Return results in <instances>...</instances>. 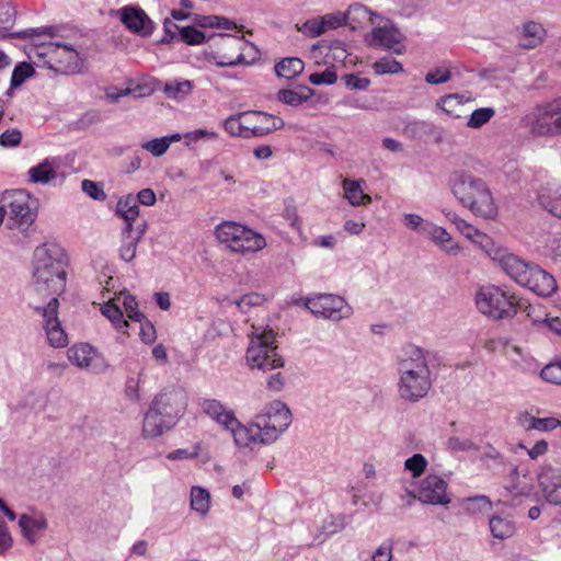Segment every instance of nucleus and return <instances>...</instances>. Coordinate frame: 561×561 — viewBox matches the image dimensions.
Returning a JSON list of instances; mask_svg holds the SVG:
<instances>
[{"label": "nucleus", "instance_id": "nucleus-1", "mask_svg": "<svg viewBox=\"0 0 561 561\" xmlns=\"http://www.w3.org/2000/svg\"><path fill=\"white\" fill-rule=\"evenodd\" d=\"M67 256L57 244H42L34 251L33 278L37 293L60 295L66 288Z\"/></svg>", "mask_w": 561, "mask_h": 561}, {"label": "nucleus", "instance_id": "nucleus-2", "mask_svg": "<svg viewBox=\"0 0 561 561\" xmlns=\"http://www.w3.org/2000/svg\"><path fill=\"white\" fill-rule=\"evenodd\" d=\"M35 35L34 47L30 57L35 59L37 65L43 64L57 73L71 76L81 73L87 67L85 57L75 47L59 42H39L37 38L43 33L30 30Z\"/></svg>", "mask_w": 561, "mask_h": 561}, {"label": "nucleus", "instance_id": "nucleus-3", "mask_svg": "<svg viewBox=\"0 0 561 561\" xmlns=\"http://www.w3.org/2000/svg\"><path fill=\"white\" fill-rule=\"evenodd\" d=\"M399 393L409 401L425 397L432 387L431 371L424 352L409 346L399 363Z\"/></svg>", "mask_w": 561, "mask_h": 561}, {"label": "nucleus", "instance_id": "nucleus-4", "mask_svg": "<svg viewBox=\"0 0 561 561\" xmlns=\"http://www.w3.org/2000/svg\"><path fill=\"white\" fill-rule=\"evenodd\" d=\"M453 193L460 204L473 215L493 219L497 215V206L488 184L480 178L460 172L453 180Z\"/></svg>", "mask_w": 561, "mask_h": 561}, {"label": "nucleus", "instance_id": "nucleus-5", "mask_svg": "<svg viewBox=\"0 0 561 561\" xmlns=\"http://www.w3.org/2000/svg\"><path fill=\"white\" fill-rule=\"evenodd\" d=\"M476 305L481 313L492 320L510 319L517 313L519 298L508 289L485 285L477 291Z\"/></svg>", "mask_w": 561, "mask_h": 561}, {"label": "nucleus", "instance_id": "nucleus-6", "mask_svg": "<svg viewBox=\"0 0 561 561\" xmlns=\"http://www.w3.org/2000/svg\"><path fill=\"white\" fill-rule=\"evenodd\" d=\"M216 238L233 253L248 255L266 248L263 234L236 221H224L215 229Z\"/></svg>", "mask_w": 561, "mask_h": 561}, {"label": "nucleus", "instance_id": "nucleus-7", "mask_svg": "<svg viewBox=\"0 0 561 561\" xmlns=\"http://www.w3.org/2000/svg\"><path fill=\"white\" fill-rule=\"evenodd\" d=\"M251 368L270 371L283 367V357L277 353L275 332L272 329H255L245 354Z\"/></svg>", "mask_w": 561, "mask_h": 561}, {"label": "nucleus", "instance_id": "nucleus-8", "mask_svg": "<svg viewBox=\"0 0 561 561\" xmlns=\"http://www.w3.org/2000/svg\"><path fill=\"white\" fill-rule=\"evenodd\" d=\"M34 201L25 190L7 191L2 194V205L5 210L8 229L27 230L35 221L36 210Z\"/></svg>", "mask_w": 561, "mask_h": 561}, {"label": "nucleus", "instance_id": "nucleus-9", "mask_svg": "<svg viewBox=\"0 0 561 561\" xmlns=\"http://www.w3.org/2000/svg\"><path fill=\"white\" fill-rule=\"evenodd\" d=\"M527 126L535 136H561V96L537 106L527 116Z\"/></svg>", "mask_w": 561, "mask_h": 561}, {"label": "nucleus", "instance_id": "nucleus-10", "mask_svg": "<svg viewBox=\"0 0 561 561\" xmlns=\"http://www.w3.org/2000/svg\"><path fill=\"white\" fill-rule=\"evenodd\" d=\"M265 442H274L291 422V413L283 402L275 400L255 416Z\"/></svg>", "mask_w": 561, "mask_h": 561}, {"label": "nucleus", "instance_id": "nucleus-11", "mask_svg": "<svg viewBox=\"0 0 561 561\" xmlns=\"http://www.w3.org/2000/svg\"><path fill=\"white\" fill-rule=\"evenodd\" d=\"M365 41L371 47H380L398 55L405 50L403 35L383 18L378 20L371 32L366 35Z\"/></svg>", "mask_w": 561, "mask_h": 561}, {"label": "nucleus", "instance_id": "nucleus-12", "mask_svg": "<svg viewBox=\"0 0 561 561\" xmlns=\"http://www.w3.org/2000/svg\"><path fill=\"white\" fill-rule=\"evenodd\" d=\"M488 255L518 285L526 280V275L533 265L508 252L506 248L496 244L489 250Z\"/></svg>", "mask_w": 561, "mask_h": 561}, {"label": "nucleus", "instance_id": "nucleus-13", "mask_svg": "<svg viewBox=\"0 0 561 561\" xmlns=\"http://www.w3.org/2000/svg\"><path fill=\"white\" fill-rule=\"evenodd\" d=\"M187 398L183 390L172 389L159 393L151 405L164 416L167 423L172 426L185 411Z\"/></svg>", "mask_w": 561, "mask_h": 561}, {"label": "nucleus", "instance_id": "nucleus-14", "mask_svg": "<svg viewBox=\"0 0 561 561\" xmlns=\"http://www.w3.org/2000/svg\"><path fill=\"white\" fill-rule=\"evenodd\" d=\"M245 138L261 137L284 127L280 117L260 111L243 112Z\"/></svg>", "mask_w": 561, "mask_h": 561}, {"label": "nucleus", "instance_id": "nucleus-15", "mask_svg": "<svg viewBox=\"0 0 561 561\" xmlns=\"http://www.w3.org/2000/svg\"><path fill=\"white\" fill-rule=\"evenodd\" d=\"M59 301L57 297H53L46 307L35 308L44 318V329L49 344L54 347H64L67 345V334L60 325L58 319Z\"/></svg>", "mask_w": 561, "mask_h": 561}, {"label": "nucleus", "instance_id": "nucleus-16", "mask_svg": "<svg viewBox=\"0 0 561 561\" xmlns=\"http://www.w3.org/2000/svg\"><path fill=\"white\" fill-rule=\"evenodd\" d=\"M307 308L316 316L339 320L348 313V306L342 297L320 295L306 302Z\"/></svg>", "mask_w": 561, "mask_h": 561}, {"label": "nucleus", "instance_id": "nucleus-17", "mask_svg": "<svg viewBox=\"0 0 561 561\" xmlns=\"http://www.w3.org/2000/svg\"><path fill=\"white\" fill-rule=\"evenodd\" d=\"M419 499L427 504H448L450 497L447 494L446 481L435 474L427 476L419 489Z\"/></svg>", "mask_w": 561, "mask_h": 561}, {"label": "nucleus", "instance_id": "nucleus-18", "mask_svg": "<svg viewBox=\"0 0 561 561\" xmlns=\"http://www.w3.org/2000/svg\"><path fill=\"white\" fill-rule=\"evenodd\" d=\"M520 286L527 287L542 297L551 296L558 288L554 277L535 264L531 265L526 275V280H524Z\"/></svg>", "mask_w": 561, "mask_h": 561}, {"label": "nucleus", "instance_id": "nucleus-19", "mask_svg": "<svg viewBox=\"0 0 561 561\" xmlns=\"http://www.w3.org/2000/svg\"><path fill=\"white\" fill-rule=\"evenodd\" d=\"M538 482L549 503L561 504V471L546 465L539 472Z\"/></svg>", "mask_w": 561, "mask_h": 561}, {"label": "nucleus", "instance_id": "nucleus-20", "mask_svg": "<svg viewBox=\"0 0 561 561\" xmlns=\"http://www.w3.org/2000/svg\"><path fill=\"white\" fill-rule=\"evenodd\" d=\"M122 23L133 33L149 36L152 33V21L146 12L138 7H125L121 10Z\"/></svg>", "mask_w": 561, "mask_h": 561}, {"label": "nucleus", "instance_id": "nucleus-21", "mask_svg": "<svg viewBox=\"0 0 561 561\" xmlns=\"http://www.w3.org/2000/svg\"><path fill=\"white\" fill-rule=\"evenodd\" d=\"M448 220L455 225L457 230L468 240H470L472 243L479 245L481 249L485 251L486 254H489V250L492 249L495 243L493 240L485 234L484 232L477 229L474 226L466 221L465 219L460 218L456 214L448 213L447 215Z\"/></svg>", "mask_w": 561, "mask_h": 561}, {"label": "nucleus", "instance_id": "nucleus-22", "mask_svg": "<svg viewBox=\"0 0 561 561\" xmlns=\"http://www.w3.org/2000/svg\"><path fill=\"white\" fill-rule=\"evenodd\" d=\"M226 428L232 433L234 442L239 447L253 449L262 444H268L265 442L261 427H259L256 421L249 426L242 425L238 422L236 425H231V427Z\"/></svg>", "mask_w": 561, "mask_h": 561}, {"label": "nucleus", "instance_id": "nucleus-23", "mask_svg": "<svg viewBox=\"0 0 561 561\" xmlns=\"http://www.w3.org/2000/svg\"><path fill=\"white\" fill-rule=\"evenodd\" d=\"M67 354L69 360L79 367L96 369L102 362L98 352L88 343L71 346Z\"/></svg>", "mask_w": 561, "mask_h": 561}, {"label": "nucleus", "instance_id": "nucleus-24", "mask_svg": "<svg viewBox=\"0 0 561 561\" xmlns=\"http://www.w3.org/2000/svg\"><path fill=\"white\" fill-rule=\"evenodd\" d=\"M344 14L346 16V24L352 30L363 28L368 24L375 25L378 22L377 20H382V16L375 14L367 7L359 3L350 5Z\"/></svg>", "mask_w": 561, "mask_h": 561}, {"label": "nucleus", "instance_id": "nucleus-25", "mask_svg": "<svg viewBox=\"0 0 561 561\" xmlns=\"http://www.w3.org/2000/svg\"><path fill=\"white\" fill-rule=\"evenodd\" d=\"M344 12L337 11L324 14L319 19L310 20L306 23L308 31L313 36H320L321 34L335 30L344 24H346Z\"/></svg>", "mask_w": 561, "mask_h": 561}, {"label": "nucleus", "instance_id": "nucleus-26", "mask_svg": "<svg viewBox=\"0 0 561 561\" xmlns=\"http://www.w3.org/2000/svg\"><path fill=\"white\" fill-rule=\"evenodd\" d=\"M202 409L205 414L225 427H231V425H236L238 423L233 411L226 409L221 402L215 399H205L202 402Z\"/></svg>", "mask_w": 561, "mask_h": 561}, {"label": "nucleus", "instance_id": "nucleus-27", "mask_svg": "<svg viewBox=\"0 0 561 561\" xmlns=\"http://www.w3.org/2000/svg\"><path fill=\"white\" fill-rule=\"evenodd\" d=\"M58 168L59 163L56 159L46 158L28 170V181L32 183L47 184L57 178Z\"/></svg>", "mask_w": 561, "mask_h": 561}, {"label": "nucleus", "instance_id": "nucleus-28", "mask_svg": "<svg viewBox=\"0 0 561 561\" xmlns=\"http://www.w3.org/2000/svg\"><path fill=\"white\" fill-rule=\"evenodd\" d=\"M424 230L433 240V242L446 253L456 255L460 252V245L457 242H454L450 233L445 228L435 225H428L424 228Z\"/></svg>", "mask_w": 561, "mask_h": 561}, {"label": "nucleus", "instance_id": "nucleus-29", "mask_svg": "<svg viewBox=\"0 0 561 561\" xmlns=\"http://www.w3.org/2000/svg\"><path fill=\"white\" fill-rule=\"evenodd\" d=\"M171 427L172 425L165 422L164 416L159 413L154 407L150 405L144 417V435L147 437H157Z\"/></svg>", "mask_w": 561, "mask_h": 561}, {"label": "nucleus", "instance_id": "nucleus-30", "mask_svg": "<svg viewBox=\"0 0 561 561\" xmlns=\"http://www.w3.org/2000/svg\"><path fill=\"white\" fill-rule=\"evenodd\" d=\"M19 525L22 529L24 537L34 543L38 538L39 534L47 527V522L44 517H33L28 515H22L19 520Z\"/></svg>", "mask_w": 561, "mask_h": 561}, {"label": "nucleus", "instance_id": "nucleus-31", "mask_svg": "<svg viewBox=\"0 0 561 561\" xmlns=\"http://www.w3.org/2000/svg\"><path fill=\"white\" fill-rule=\"evenodd\" d=\"M538 202L551 215L561 218V186L552 191L543 187L538 194Z\"/></svg>", "mask_w": 561, "mask_h": 561}, {"label": "nucleus", "instance_id": "nucleus-32", "mask_svg": "<svg viewBox=\"0 0 561 561\" xmlns=\"http://www.w3.org/2000/svg\"><path fill=\"white\" fill-rule=\"evenodd\" d=\"M194 89V82L191 80H171L167 81L162 88L163 93L167 95V98L175 100V101H182L186 99Z\"/></svg>", "mask_w": 561, "mask_h": 561}, {"label": "nucleus", "instance_id": "nucleus-33", "mask_svg": "<svg viewBox=\"0 0 561 561\" xmlns=\"http://www.w3.org/2000/svg\"><path fill=\"white\" fill-rule=\"evenodd\" d=\"M489 526L493 537L501 540L512 537L516 530L515 523L507 516L502 515L491 517Z\"/></svg>", "mask_w": 561, "mask_h": 561}, {"label": "nucleus", "instance_id": "nucleus-34", "mask_svg": "<svg viewBox=\"0 0 561 561\" xmlns=\"http://www.w3.org/2000/svg\"><path fill=\"white\" fill-rule=\"evenodd\" d=\"M545 35L546 31L539 23L528 22L524 25L519 45L526 49L535 48L542 43Z\"/></svg>", "mask_w": 561, "mask_h": 561}, {"label": "nucleus", "instance_id": "nucleus-35", "mask_svg": "<svg viewBox=\"0 0 561 561\" xmlns=\"http://www.w3.org/2000/svg\"><path fill=\"white\" fill-rule=\"evenodd\" d=\"M116 211L126 221V229L129 231L133 221L139 216V207L136 197L133 195L122 197L117 203Z\"/></svg>", "mask_w": 561, "mask_h": 561}, {"label": "nucleus", "instance_id": "nucleus-36", "mask_svg": "<svg viewBox=\"0 0 561 561\" xmlns=\"http://www.w3.org/2000/svg\"><path fill=\"white\" fill-rule=\"evenodd\" d=\"M344 197L353 206L368 205L371 197L363 192L358 181L345 179L343 181Z\"/></svg>", "mask_w": 561, "mask_h": 561}, {"label": "nucleus", "instance_id": "nucleus-37", "mask_svg": "<svg viewBox=\"0 0 561 561\" xmlns=\"http://www.w3.org/2000/svg\"><path fill=\"white\" fill-rule=\"evenodd\" d=\"M305 69V64L300 58L297 57H288L280 60L275 66V71L277 76L294 79L299 76Z\"/></svg>", "mask_w": 561, "mask_h": 561}, {"label": "nucleus", "instance_id": "nucleus-38", "mask_svg": "<svg viewBox=\"0 0 561 561\" xmlns=\"http://www.w3.org/2000/svg\"><path fill=\"white\" fill-rule=\"evenodd\" d=\"M102 313L113 323V325L124 333H127L125 329L129 325L124 320L123 311L115 302V299L107 301L101 309Z\"/></svg>", "mask_w": 561, "mask_h": 561}, {"label": "nucleus", "instance_id": "nucleus-39", "mask_svg": "<svg viewBox=\"0 0 561 561\" xmlns=\"http://www.w3.org/2000/svg\"><path fill=\"white\" fill-rule=\"evenodd\" d=\"M181 136L175 134L171 137L154 138L141 145L142 149L149 151L154 157H161L167 152L172 141H179Z\"/></svg>", "mask_w": 561, "mask_h": 561}, {"label": "nucleus", "instance_id": "nucleus-40", "mask_svg": "<svg viewBox=\"0 0 561 561\" xmlns=\"http://www.w3.org/2000/svg\"><path fill=\"white\" fill-rule=\"evenodd\" d=\"M312 95V91L308 88L302 89V92L283 89L277 93V99L288 105L298 106L307 101Z\"/></svg>", "mask_w": 561, "mask_h": 561}, {"label": "nucleus", "instance_id": "nucleus-41", "mask_svg": "<svg viewBox=\"0 0 561 561\" xmlns=\"http://www.w3.org/2000/svg\"><path fill=\"white\" fill-rule=\"evenodd\" d=\"M209 493L199 486H193L191 490V506L194 511L205 514L209 508Z\"/></svg>", "mask_w": 561, "mask_h": 561}, {"label": "nucleus", "instance_id": "nucleus-42", "mask_svg": "<svg viewBox=\"0 0 561 561\" xmlns=\"http://www.w3.org/2000/svg\"><path fill=\"white\" fill-rule=\"evenodd\" d=\"M376 75L399 73L403 71L401 62L391 57H382L373 64Z\"/></svg>", "mask_w": 561, "mask_h": 561}, {"label": "nucleus", "instance_id": "nucleus-43", "mask_svg": "<svg viewBox=\"0 0 561 561\" xmlns=\"http://www.w3.org/2000/svg\"><path fill=\"white\" fill-rule=\"evenodd\" d=\"M243 126V112L231 115L224 122L225 130L234 137L245 138V128Z\"/></svg>", "mask_w": 561, "mask_h": 561}, {"label": "nucleus", "instance_id": "nucleus-44", "mask_svg": "<svg viewBox=\"0 0 561 561\" xmlns=\"http://www.w3.org/2000/svg\"><path fill=\"white\" fill-rule=\"evenodd\" d=\"M123 300L124 309L127 313V317L137 322H141V320L145 318L144 314L138 310V304L134 296L121 293L117 297V300Z\"/></svg>", "mask_w": 561, "mask_h": 561}, {"label": "nucleus", "instance_id": "nucleus-45", "mask_svg": "<svg viewBox=\"0 0 561 561\" xmlns=\"http://www.w3.org/2000/svg\"><path fill=\"white\" fill-rule=\"evenodd\" d=\"M437 105L448 115L459 117L457 107L462 105V98L458 94H449L439 99Z\"/></svg>", "mask_w": 561, "mask_h": 561}, {"label": "nucleus", "instance_id": "nucleus-46", "mask_svg": "<svg viewBox=\"0 0 561 561\" xmlns=\"http://www.w3.org/2000/svg\"><path fill=\"white\" fill-rule=\"evenodd\" d=\"M494 115V111L490 107H482L473 111L467 125L470 128H479L486 124Z\"/></svg>", "mask_w": 561, "mask_h": 561}, {"label": "nucleus", "instance_id": "nucleus-47", "mask_svg": "<svg viewBox=\"0 0 561 561\" xmlns=\"http://www.w3.org/2000/svg\"><path fill=\"white\" fill-rule=\"evenodd\" d=\"M427 461L421 454H415L405 460L404 467L412 472L413 477H420L426 469Z\"/></svg>", "mask_w": 561, "mask_h": 561}, {"label": "nucleus", "instance_id": "nucleus-48", "mask_svg": "<svg viewBox=\"0 0 561 561\" xmlns=\"http://www.w3.org/2000/svg\"><path fill=\"white\" fill-rule=\"evenodd\" d=\"M540 375L548 382L561 385V360L548 364Z\"/></svg>", "mask_w": 561, "mask_h": 561}, {"label": "nucleus", "instance_id": "nucleus-49", "mask_svg": "<svg viewBox=\"0 0 561 561\" xmlns=\"http://www.w3.org/2000/svg\"><path fill=\"white\" fill-rule=\"evenodd\" d=\"M181 38L188 45H198L205 41V35L202 31L194 26H185L180 31Z\"/></svg>", "mask_w": 561, "mask_h": 561}, {"label": "nucleus", "instance_id": "nucleus-50", "mask_svg": "<svg viewBox=\"0 0 561 561\" xmlns=\"http://www.w3.org/2000/svg\"><path fill=\"white\" fill-rule=\"evenodd\" d=\"M337 80V75L332 68H327L322 72H314L309 76V81L312 84H333Z\"/></svg>", "mask_w": 561, "mask_h": 561}, {"label": "nucleus", "instance_id": "nucleus-51", "mask_svg": "<svg viewBox=\"0 0 561 561\" xmlns=\"http://www.w3.org/2000/svg\"><path fill=\"white\" fill-rule=\"evenodd\" d=\"M343 81L348 89L366 90L370 85V80L356 73L345 75Z\"/></svg>", "mask_w": 561, "mask_h": 561}, {"label": "nucleus", "instance_id": "nucleus-52", "mask_svg": "<svg viewBox=\"0 0 561 561\" xmlns=\"http://www.w3.org/2000/svg\"><path fill=\"white\" fill-rule=\"evenodd\" d=\"M22 133L18 128L7 129L0 135V146L16 147L21 144Z\"/></svg>", "mask_w": 561, "mask_h": 561}, {"label": "nucleus", "instance_id": "nucleus-53", "mask_svg": "<svg viewBox=\"0 0 561 561\" xmlns=\"http://www.w3.org/2000/svg\"><path fill=\"white\" fill-rule=\"evenodd\" d=\"M33 73V69L30 65L22 62L19 64L12 73L11 83L16 87L23 83Z\"/></svg>", "mask_w": 561, "mask_h": 561}, {"label": "nucleus", "instance_id": "nucleus-54", "mask_svg": "<svg viewBox=\"0 0 561 561\" xmlns=\"http://www.w3.org/2000/svg\"><path fill=\"white\" fill-rule=\"evenodd\" d=\"M450 79V71L447 68H435L427 72L425 81L430 84L444 83Z\"/></svg>", "mask_w": 561, "mask_h": 561}, {"label": "nucleus", "instance_id": "nucleus-55", "mask_svg": "<svg viewBox=\"0 0 561 561\" xmlns=\"http://www.w3.org/2000/svg\"><path fill=\"white\" fill-rule=\"evenodd\" d=\"M538 416L534 415L531 412L525 411L519 413L517 421L518 424L526 431H536L537 430V422L539 419L540 411L537 410Z\"/></svg>", "mask_w": 561, "mask_h": 561}, {"label": "nucleus", "instance_id": "nucleus-56", "mask_svg": "<svg viewBox=\"0 0 561 561\" xmlns=\"http://www.w3.org/2000/svg\"><path fill=\"white\" fill-rule=\"evenodd\" d=\"M538 432H551L561 428V419L556 416H539L537 422Z\"/></svg>", "mask_w": 561, "mask_h": 561}, {"label": "nucleus", "instance_id": "nucleus-57", "mask_svg": "<svg viewBox=\"0 0 561 561\" xmlns=\"http://www.w3.org/2000/svg\"><path fill=\"white\" fill-rule=\"evenodd\" d=\"M139 335L144 343L152 344L157 339L156 329L153 324L149 321H141Z\"/></svg>", "mask_w": 561, "mask_h": 561}, {"label": "nucleus", "instance_id": "nucleus-58", "mask_svg": "<svg viewBox=\"0 0 561 561\" xmlns=\"http://www.w3.org/2000/svg\"><path fill=\"white\" fill-rule=\"evenodd\" d=\"M82 190L84 193H87L89 196H91L94 199H104L105 198L104 191L93 181L84 180L82 182Z\"/></svg>", "mask_w": 561, "mask_h": 561}, {"label": "nucleus", "instance_id": "nucleus-59", "mask_svg": "<svg viewBox=\"0 0 561 561\" xmlns=\"http://www.w3.org/2000/svg\"><path fill=\"white\" fill-rule=\"evenodd\" d=\"M520 447L527 450V455L530 459H537L548 451V443L543 439L538 440L531 448H526L523 445H520Z\"/></svg>", "mask_w": 561, "mask_h": 561}, {"label": "nucleus", "instance_id": "nucleus-60", "mask_svg": "<svg viewBox=\"0 0 561 561\" xmlns=\"http://www.w3.org/2000/svg\"><path fill=\"white\" fill-rule=\"evenodd\" d=\"M266 385L268 390L273 392H278L285 386V377L280 371H277L267 379Z\"/></svg>", "mask_w": 561, "mask_h": 561}, {"label": "nucleus", "instance_id": "nucleus-61", "mask_svg": "<svg viewBox=\"0 0 561 561\" xmlns=\"http://www.w3.org/2000/svg\"><path fill=\"white\" fill-rule=\"evenodd\" d=\"M136 199L138 204L152 206L156 203V194L151 188H144L137 194Z\"/></svg>", "mask_w": 561, "mask_h": 561}, {"label": "nucleus", "instance_id": "nucleus-62", "mask_svg": "<svg viewBox=\"0 0 561 561\" xmlns=\"http://www.w3.org/2000/svg\"><path fill=\"white\" fill-rule=\"evenodd\" d=\"M136 255V242L133 240H129L127 243L123 244L121 248V257L129 262L131 261Z\"/></svg>", "mask_w": 561, "mask_h": 561}, {"label": "nucleus", "instance_id": "nucleus-63", "mask_svg": "<svg viewBox=\"0 0 561 561\" xmlns=\"http://www.w3.org/2000/svg\"><path fill=\"white\" fill-rule=\"evenodd\" d=\"M392 559V549L390 546L382 545L380 546L373 556L374 561H391Z\"/></svg>", "mask_w": 561, "mask_h": 561}, {"label": "nucleus", "instance_id": "nucleus-64", "mask_svg": "<svg viewBox=\"0 0 561 561\" xmlns=\"http://www.w3.org/2000/svg\"><path fill=\"white\" fill-rule=\"evenodd\" d=\"M449 446L455 450H470L474 448V444L471 440H460L459 438H450Z\"/></svg>", "mask_w": 561, "mask_h": 561}]
</instances>
